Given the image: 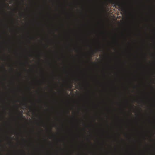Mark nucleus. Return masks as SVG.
I'll return each instance as SVG.
<instances>
[{
    "instance_id": "f03ea898",
    "label": "nucleus",
    "mask_w": 155,
    "mask_h": 155,
    "mask_svg": "<svg viewBox=\"0 0 155 155\" xmlns=\"http://www.w3.org/2000/svg\"><path fill=\"white\" fill-rule=\"evenodd\" d=\"M121 10L123 11L124 10V8L123 6H121Z\"/></svg>"
},
{
    "instance_id": "7ed1b4c3",
    "label": "nucleus",
    "mask_w": 155,
    "mask_h": 155,
    "mask_svg": "<svg viewBox=\"0 0 155 155\" xmlns=\"http://www.w3.org/2000/svg\"><path fill=\"white\" fill-rule=\"evenodd\" d=\"M100 48H97V50H98V51H101V50H100Z\"/></svg>"
},
{
    "instance_id": "f257e3e1",
    "label": "nucleus",
    "mask_w": 155,
    "mask_h": 155,
    "mask_svg": "<svg viewBox=\"0 0 155 155\" xmlns=\"http://www.w3.org/2000/svg\"><path fill=\"white\" fill-rule=\"evenodd\" d=\"M112 1L114 2V3H115L116 5H119V7L120 6V5H119V4H118V3L117 2L114 1V0H113Z\"/></svg>"
},
{
    "instance_id": "20e7f679",
    "label": "nucleus",
    "mask_w": 155,
    "mask_h": 155,
    "mask_svg": "<svg viewBox=\"0 0 155 155\" xmlns=\"http://www.w3.org/2000/svg\"><path fill=\"white\" fill-rule=\"evenodd\" d=\"M3 69H4V71H6L5 69V68L4 67H3Z\"/></svg>"
},
{
    "instance_id": "39448f33",
    "label": "nucleus",
    "mask_w": 155,
    "mask_h": 155,
    "mask_svg": "<svg viewBox=\"0 0 155 155\" xmlns=\"http://www.w3.org/2000/svg\"><path fill=\"white\" fill-rule=\"evenodd\" d=\"M92 55H91V58H92Z\"/></svg>"
}]
</instances>
